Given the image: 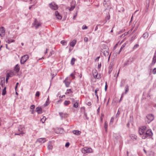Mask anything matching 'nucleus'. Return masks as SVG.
I'll list each match as a JSON object with an SVG mask.
<instances>
[{
  "mask_svg": "<svg viewBox=\"0 0 156 156\" xmlns=\"http://www.w3.org/2000/svg\"><path fill=\"white\" fill-rule=\"evenodd\" d=\"M153 135L152 131L151 129H148L146 131V133L142 136L143 139H145L147 137H150L152 136Z\"/></svg>",
  "mask_w": 156,
  "mask_h": 156,
  "instance_id": "1",
  "label": "nucleus"
},
{
  "mask_svg": "<svg viewBox=\"0 0 156 156\" xmlns=\"http://www.w3.org/2000/svg\"><path fill=\"white\" fill-rule=\"evenodd\" d=\"M24 129L25 128L23 126H20L18 127V131L20 132V133H16L15 134V135H21L23 136V134L25 133L23 132Z\"/></svg>",
  "mask_w": 156,
  "mask_h": 156,
  "instance_id": "2",
  "label": "nucleus"
},
{
  "mask_svg": "<svg viewBox=\"0 0 156 156\" xmlns=\"http://www.w3.org/2000/svg\"><path fill=\"white\" fill-rule=\"evenodd\" d=\"M49 6L52 9L56 10L58 9V6L54 2H52L49 4Z\"/></svg>",
  "mask_w": 156,
  "mask_h": 156,
  "instance_id": "3",
  "label": "nucleus"
},
{
  "mask_svg": "<svg viewBox=\"0 0 156 156\" xmlns=\"http://www.w3.org/2000/svg\"><path fill=\"white\" fill-rule=\"evenodd\" d=\"M29 58V57L27 55H25L21 57L20 60V63L21 64H23L27 61V59Z\"/></svg>",
  "mask_w": 156,
  "mask_h": 156,
  "instance_id": "4",
  "label": "nucleus"
},
{
  "mask_svg": "<svg viewBox=\"0 0 156 156\" xmlns=\"http://www.w3.org/2000/svg\"><path fill=\"white\" fill-rule=\"evenodd\" d=\"M92 149L91 148L84 147L82 149V152L83 153H90L92 152Z\"/></svg>",
  "mask_w": 156,
  "mask_h": 156,
  "instance_id": "5",
  "label": "nucleus"
},
{
  "mask_svg": "<svg viewBox=\"0 0 156 156\" xmlns=\"http://www.w3.org/2000/svg\"><path fill=\"white\" fill-rule=\"evenodd\" d=\"M146 117L148 119L147 121L148 123H149L154 119V115L152 114H148L147 116Z\"/></svg>",
  "mask_w": 156,
  "mask_h": 156,
  "instance_id": "6",
  "label": "nucleus"
},
{
  "mask_svg": "<svg viewBox=\"0 0 156 156\" xmlns=\"http://www.w3.org/2000/svg\"><path fill=\"white\" fill-rule=\"evenodd\" d=\"M156 62V51H155L154 54V55L152 61L151 63L150 64V66L151 67L154 65Z\"/></svg>",
  "mask_w": 156,
  "mask_h": 156,
  "instance_id": "7",
  "label": "nucleus"
},
{
  "mask_svg": "<svg viewBox=\"0 0 156 156\" xmlns=\"http://www.w3.org/2000/svg\"><path fill=\"white\" fill-rule=\"evenodd\" d=\"M75 1H73L71 3V7L69 9V10L70 11H72L75 8Z\"/></svg>",
  "mask_w": 156,
  "mask_h": 156,
  "instance_id": "8",
  "label": "nucleus"
},
{
  "mask_svg": "<svg viewBox=\"0 0 156 156\" xmlns=\"http://www.w3.org/2000/svg\"><path fill=\"white\" fill-rule=\"evenodd\" d=\"M5 30L3 27H2L0 29V35L3 37L4 36L5 33Z\"/></svg>",
  "mask_w": 156,
  "mask_h": 156,
  "instance_id": "9",
  "label": "nucleus"
},
{
  "mask_svg": "<svg viewBox=\"0 0 156 156\" xmlns=\"http://www.w3.org/2000/svg\"><path fill=\"white\" fill-rule=\"evenodd\" d=\"M33 24L35 26L36 29L39 26L41 25V24L37 23L36 19L35 20L34 22L33 23Z\"/></svg>",
  "mask_w": 156,
  "mask_h": 156,
  "instance_id": "10",
  "label": "nucleus"
},
{
  "mask_svg": "<svg viewBox=\"0 0 156 156\" xmlns=\"http://www.w3.org/2000/svg\"><path fill=\"white\" fill-rule=\"evenodd\" d=\"M55 15L57 17V18L59 20H61L62 19V16L60 15L59 13L57 11L55 12Z\"/></svg>",
  "mask_w": 156,
  "mask_h": 156,
  "instance_id": "11",
  "label": "nucleus"
},
{
  "mask_svg": "<svg viewBox=\"0 0 156 156\" xmlns=\"http://www.w3.org/2000/svg\"><path fill=\"white\" fill-rule=\"evenodd\" d=\"M36 111L38 114L42 113V108L41 107H37L36 108Z\"/></svg>",
  "mask_w": 156,
  "mask_h": 156,
  "instance_id": "12",
  "label": "nucleus"
},
{
  "mask_svg": "<svg viewBox=\"0 0 156 156\" xmlns=\"http://www.w3.org/2000/svg\"><path fill=\"white\" fill-rule=\"evenodd\" d=\"M112 66H113V63L112 62H110L109 65V71L108 72V73L109 74L111 73L112 71Z\"/></svg>",
  "mask_w": 156,
  "mask_h": 156,
  "instance_id": "13",
  "label": "nucleus"
},
{
  "mask_svg": "<svg viewBox=\"0 0 156 156\" xmlns=\"http://www.w3.org/2000/svg\"><path fill=\"white\" fill-rule=\"evenodd\" d=\"M46 140V139L45 138H40L38 139L37 141L40 143H44Z\"/></svg>",
  "mask_w": 156,
  "mask_h": 156,
  "instance_id": "14",
  "label": "nucleus"
},
{
  "mask_svg": "<svg viewBox=\"0 0 156 156\" xmlns=\"http://www.w3.org/2000/svg\"><path fill=\"white\" fill-rule=\"evenodd\" d=\"M67 78H66L63 81V82L65 83L66 86V87H68L70 84V83L69 81H67Z\"/></svg>",
  "mask_w": 156,
  "mask_h": 156,
  "instance_id": "15",
  "label": "nucleus"
},
{
  "mask_svg": "<svg viewBox=\"0 0 156 156\" xmlns=\"http://www.w3.org/2000/svg\"><path fill=\"white\" fill-rule=\"evenodd\" d=\"M109 50L108 48L104 51V55L105 57L108 56L109 54Z\"/></svg>",
  "mask_w": 156,
  "mask_h": 156,
  "instance_id": "16",
  "label": "nucleus"
},
{
  "mask_svg": "<svg viewBox=\"0 0 156 156\" xmlns=\"http://www.w3.org/2000/svg\"><path fill=\"white\" fill-rule=\"evenodd\" d=\"M20 69L19 66L18 64H17L14 68V70L16 73H18Z\"/></svg>",
  "mask_w": 156,
  "mask_h": 156,
  "instance_id": "17",
  "label": "nucleus"
},
{
  "mask_svg": "<svg viewBox=\"0 0 156 156\" xmlns=\"http://www.w3.org/2000/svg\"><path fill=\"white\" fill-rule=\"evenodd\" d=\"M73 134L77 135H79L81 133V132L77 130H74L73 131Z\"/></svg>",
  "mask_w": 156,
  "mask_h": 156,
  "instance_id": "18",
  "label": "nucleus"
},
{
  "mask_svg": "<svg viewBox=\"0 0 156 156\" xmlns=\"http://www.w3.org/2000/svg\"><path fill=\"white\" fill-rule=\"evenodd\" d=\"M126 80L122 79L121 80L120 84V87H122L124 86V85L125 83Z\"/></svg>",
  "mask_w": 156,
  "mask_h": 156,
  "instance_id": "19",
  "label": "nucleus"
},
{
  "mask_svg": "<svg viewBox=\"0 0 156 156\" xmlns=\"http://www.w3.org/2000/svg\"><path fill=\"white\" fill-rule=\"evenodd\" d=\"M76 43V41L74 40L73 41H71L70 43V45L72 47H73L75 46Z\"/></svg>",
  "mask_w": 156,
  "mask_h": 156,
  "instance_id": "20",
  "label": "nucleus"
},
{
  "mask_svg": "<svg viewBox=\"0 0 156 156\" xmlns=\"http://www.w3.org/2000/svg\"><path fill=\"white\" fill-rule=\"evenodd\" d=\"M51 141H50L48 143V150H51L53 148V146L51 144Z\"/></svg>",
  "mask_w": 156,
  "mask_h": 156,
  "instance_id": "21",
  "label": "nucleus"
},
{
  "mask_svg": "<svg viewBox=\"0 0 156 156\" xmlns=\"http://www.w3.org/2000/svg\"><path fill=\"white\" fill-rule=\"evenodd\" d=\"M131 139L133 140H135L136 139L137 136L136 135L134 134H131L130 136Z\"/></svg>",
  "mask_w": 156,
  "mask_h": 156,
  "instance_id": "22",
  "label": "nucleus"
},
{
  "mask_svg": "<svg viewBox=\"0 0 156 156\" xmlns=\"http://www.w3.org/2000/svg\"><path fill=\"white\" fill-rule=\"evenodd\" d=\"M145 131L143 130V129L139 128V133L140 135H144Z\"/></svg>",
  "mask_w": 156,
  "mask_h": 156,
  "instance_id": "23",
  "label": "nucleus"
},
{
  "mask_svg": "<svg viewBox=\"0 0 156 156\" xmlns=\"http://www.w3.org/2000/svg\"><path fill=\"white\" fill-rule=\"evenodd\" d=\"M7 38H6V39L5 40L6 42L8 44H10L12 42H13L15 41V40H10L9 39H7Z\"/></svg>",
  "mask_w": 156,
  "mask_h": 156,
  "instance_id": "24",
  "label": "nucleus"
},
{
  "mask_svg": "<svg viewBox=\"0 0 156 156\" xmlns=\"http://www.w3.org/2000/svg\"><path fill=\"white\" fill-rule=\"evenodd\" d=\"M129 90V86L128 84H127L125 88V92L124 93L125 94H126L128 92Z\"/></svg>",
  "mask_w": 156,
  "mask_h": 156,
  "instance_id": "25",
  "label": "nucleus"
},
{
  "mask_svg": "<svg viewBox=\"0 0 156 156\" xmlns=\"http://www.w3.org/2000/svg\"><path fill=\"white\" fill-rule=\"evenodd\" d=\"M49 96H48V98L47 100V101H46L44 105V106L45 107L47 106L50 103L49 102Z\"/></svg>",
  "mask_w": 156,
  "mask_h": 156,
  "instance_id": "26",
  "label": "nucleus"
},
{
  "mask_svg": "<svg viewBox=\"0 0 156 156\" xmlns=\"http://www.w3.org/2000/svg\"><path fill=\"white\" fill-rule=\"evenodd\" d=\"M148 33L147 32H146L144 33L142 36V37H144V38H147L148 37Z\"/></svg>",
  "mask_w": 156,
  "mask_h": 156,
  "instance_id": "27",
  "label": "nucleus"
},
{
  "mask_svg": "<svg viewBox=\"0 0 156 156\" xmlns=\"http://www.w3.org/2000/svg\"><path fill=\"white\" fill-rule=\"evenodd\" d=\"M108 126V122L107 121H105V122L104 127L105 129V131L106 132H107V131Z\"/></svg>",
  "mask_w": 156,
  "mask_h": 156,
  "instance_id": "28",
  "label": "nucleus"
},
{
  "mask_svg": "<svg viewBox=\"0 0 156 156\" xmlns=\"http://www.w3.org/2000/svg\"><path fill=\"white\" fill-rule=\"evenodd\" d=\"M6 87H5L2 90V95H5L6 94Z\"/></svg>",
  "mask_w": 156,
  "mask_h": 156,
  "instance_id": "29",
  "label": "nucleus"
},
{
  "mask_svg": "<svg viewBox=\"0 0 156 156\" xmlns=\"http://www.w3.org/2000/svg\"><path fill=\"white\" fill-rule=\"evenodd\" d=\"M13 75V73H8L6 75V76L7 77H9V78L10 77L12 76Z\"/></svg>",
  "mask_w": 156,
  "mask_h": 156,
  "instance_id": "30",
  "label": "nucleus"
},
{
  "mask_svg": "<svg viewBox=\"0 0 156 156\" xmlns=\"http://www.w3.org/2000/svg\"><path fill=\"white\" fill-rule=\"evenodd\" d=\"M76 61V59L74 58H72L70 63L73 66L74 65L75 63V62Z\"/></svg>",
  "mask_w": 156,
  "mask_h": 156,
  "instance_id": "31",
  "label": "nucleus"
},
{
  "mask_svg": "<svg viewBox=\"0 0 156 156\" xmlns=\"http://www.w3.org/2000/svg\"><path fill=\"white\" fill-rule=\"evenodd\" d=\"M70 101L66 100L64 101V104L65 106H66L70 104Z\"/></svg>",
  "mask_w": 156,
  "mask_h": 156,
  "instance_id": "32",
  "label": "nucleus"
},
{
  "mask_svg": "<svg viewBox=\"0 0 156 156\" xmlns=\"http://www.w3.org/2000/svg\"><path fill=\"white\" fill-rule=\"evenodd\" d=\"M79 104L78 102L76 101L73 105V107L75 108H77L78 107Z\"/></svg>",
  "mask_w": 156,
  "mask_h": 156,
  "instance_id": "33",
  "label": "nucleus"
},
{
  "mask_svg": "<svg viewBox=\"0 0 156 156\" xmlns=\"http://www.w3.org/2000/svg\"><path fill=\"white\" fill-rule=\"evenodd\" d=\"M70 92L73 93V91H71V89H67V90L66 92L65 93V94L66 95H67L69 94Z\"/></svg>",
  "mask_w": 156,
  "mask_h": 156,
  "instance_id": "34",
  "label": "nucleus"
},
{
  "mask_svg": "<svg viewBox=\"0 0 156 156\" xmlns=\"http://www.w3.org/2000/svg\"><path fill=\"white\" fill-rule=\"evenodd\" d=\"M93 75L94 78H97L98 77V73L97 71L93 73Z\"/></svg>",
  "mask_w": 156,
  "mask_h": 156,
  "instance_id": "35",
  "label": "nucleus"
},
{
  "mask_svg": "<svg viewBox=\"0 0 156 156\" xmlns=\"http://www.w3.org/2000/svg\"><path fill=\"white\" fill-rule=\"evenodd\" d=\"M5 84V80H1L0 84L1 85L2 87H3V85Z\"/></svg>",
  "mask_w": 156,
  "mask_h": 156,
  "instance_id": "36",
  "label": "nucleus"
},
{
  "mask_svg": "<svg viewBox=\"0 0 156 156\" xmlns=\"http://www.w3.org/2000/svg\"><path fill=\"white\" fill-rule=\"evenodd\" d=\"M46 119V118L45 116H43V118L41 119V121L42 122V123H44L45 120Z\"/></svg>",
  "mask_w": 156,
  "mask_h": 156,
  "instance_id": "37",
  "label": "nucleus"
},
{
  "mask_svg": "<svg viewBox=\"0 0 156 156\" xmlns=\"http://www.w3.org/2000/svg\"><path fill=\"white\" fill-rule=\"evenodd\" d=\"M59 114L62 118H63L65 117V115L62 112H59Z\"/></svg>",
  "mask_w": 156,
  "mask_h": 156,
  "instance_id": "38",
  "label": "nucleus"
},
{
  "mask_svg": "<svg viewBox=\"0 0 156 156\" xmlns=\"http://www.w3.org/2000/svg\"><path fill=\"white\" fill-rule=\"evenodd\" d=\"M120 113V111L119 110H118L117 113L115 115V117L116 118H118L119 117V115Z\"/></svg>",
  "mask_w": 156,
  "mask_h": 156,
  "instance_id": "39",
  "label": "nucleus"
},
{
  "mask_svg": "<svg viewBox=\"0 0 156 156\" xmlns=\"http://www.w3.org/2000/svg\"><path fill=\"white\" fill-rule=\"evenodd\" d=\"M129 62L128 61V60H127V61H126L124 63V66L129 65Z\"/></svg>",
  "mask_w": 156,
  "mask_h": 156,
  "instance_id": "40",
  "label": "nucleus"
},
{
  "mask_svg": "<svg viewBox=\"0 0 156 156\" xmlns=\"http://www.w3.org/2000/svg\"><path fill=\"white\" fill-rule=\"evenodd\" d=\"M61 43L63 45H65L66 44V42L65 41H61Z\"/></svg>",
  "mask_w": 156,
  "mask_h": 156,
  "instance_id": "41",
  "label": "nucleus"
},
{
  "mask_svg": "<svg viewBox=\"0 0 156 156\" xmlns=\"http://www.w3.org/2000/svg\"><path fill=\"white\" fill-rule=\"evenodd\" d=\"M40 94L39 91H37L36 92V94H35V96L36 97H39L40 96Z\"/></svg>",
  "mask_w": 156,
  "mask_h": 156,
  "instance_id": "42",
  "label": "nucleus"
},
{
  "mask_svg": "<svg viewBox=\"0 0 156 156\" xmlns=\"http://www.w3.org/2000/svg\"><path fill=\"white\" fill-rule=\"evenodd\" d=\"M87 27L85 25H83L82 27L83 30H85L87 29Z\"/></svg>",
  "mask_w": 156,
  "mask_h": 156,
  "instance_id": "43",
  "label": "nucleus"
},
{
  "mask_svg": "<svg viewBox=\"0 0 156 156\" xmlns=\"http://www.w3.org/2000/svg\"><path fill=\"white\" fill-rule=\"evenodd\" d=\"M133 59L134 58L133 57H132L131 58H129L128 59V60L129 62H132L133 61Z\"/></svg>",
  "mask_w": 156,
  "mask_h": 156,
  "instance_id": "44",
  "label": "nucleus"
},
{
  "mask_svg": "<svg viewBox=\"0 0 156 156\" xmlns=\"http://www.w3.org/2000/svg\"><path fill=\"white\" fill-rule=\"evenodd\" d=\"M70 99L72 103H75L76 102L74 98H70Z\"/></svg>",
  "mask_w": 156,
  "mask_h": 156,
  "instance_id": "45",
  "label": "nucleus"
},
{
  "mask_svg": "<svg viewBox=\"0 0 156 156\" xmlns=\"http://www.w3.org/2000/svg\"><path fill=\"white\" fill-rule=\"evenodd\" d=\"M113 120L114 118L113 117H112L111 119L110 124H112V123L113 122Z\"/></svg>",
  "mask_w": 156,
  "mask_h": 156,
  "instance_id": "46",
  "label": "nucleus"
},
{
  "mask_svg": "<svg viewBox=\"0 0 156 156\" xmlns=\"http://www.w3.org/2000/svg\"><path fill=\"white\" fill-rule=\"evenodd\" d=\"M124 94V93H122V94L121 95V97L120 98L119 101V102H120L122 100Z\"/></svg>",
  "mask_w": 156,
  "mask_h": 156,
  "instance_id": "47",
  "label": "nucleus"
},
{
  "mask_svg": "<svg viewBox=\"0 0 156 156\" xmlns=\"http://www.w3.org/2000/svg\"><path fill=\"white\" fill-rule=\"evenodd\" d=\"M35 108V105H31L30 107V108L31 109H34Z\"/></svg>",
  "mask_w": 156,
  "mask_h": 156,
  "instance_id": "48",
  "label": "nucleus"
},
{
  "mask_svg": "<svg viewBox=\"0 0 156 156\" xmlns=\"http://www.w3.org/2000/svg\"><path fill=\"white\" fill-rule=\"evenodd\" d=\"M84 115L85 116V117L86 118V119H87L88 120L89 119V118L87 117V113L85 112H84Z\"/></svg>",
  "mask_w": 156,
  "mask_h": 156,
  "instance_id": "49",
  "label": "nucleus"
},
{
  "mask_svg": "<svg viewBox=\"0 0 156 156\" xmlns=\"http://www.w3.org/2000/svg\"><path fill=\"white\" fill-rule=\"evenodd\" d=\"M152 72L153 74H155L156 73V68H154L152 70Z\"/></svg>",
  "mask_w": 156,
  "mask_h": 156,
  "instance_id": "50",
  "label": "nucleus"
},
{
  "mask_svg": "<svg viewBox=\"0 0 156 156\" xmlns=\"http://www.w3.org/2000/svg\"><path fill=\"white\" fill-rule=\"evenodd\" d=\"M139 46V44H136V45H134V46H133V49H136V48H137Z\"/></svg>",
  "mask_w": 156,
  "mask_h": 156,
  "instance_id": "51",
  "label": "nucleus"
},
{
  "mask_svg": "<svg viewBox=\"0 0 156 156\" xmlns=\"http://www.w3.org/2000/svg\"><path fill=\"white\" fill-rule=\"evenodd\" d=\"M108 86L107 84V82H105V91H106L107 90V88H108Z\"/></svg>",
  "mask_w": 156,
  "mask_h": 156,
  "instance_id": "52",
  "label": "nucleus"
},
{
  "mask_svg": "<svg viewBox=\"0 0 156 156\" xmlns=\"http://www.w3.org/2000/svg\"><path fill=\"white\" fill-rule=\"evenodd\" d=\"M140 128L142 129H143V130H144V131H145V129L146 128V127L145 126H142Z\"/></svg>",
  "mask_w": 156,
  "mask_h": 156,
  "instance_id": "53",
  "label": "nucleus"
},
{
  "mask_svg": "<svg viewBox=\"0 0 156 156\" xmlns=\"http://www.w3.org/2000/svg\"><path fill=\"white\" fill-rule=\"evenodd\" d=\"M126 44H123L121 47L120 50H121V51L122 48H123L125 46Z\"/></svg>",
  "mask_w": 156,
  "mask_h": 156,
  "instance_id": "54",
  "label": "nucleus"
},
{
  "mask_svg": "<svg viewBox=\"0 0 156 156\" xmlns=\"http://www.w3.org/2000/svg\"><path fill=\"white\" fill-rule=\"evenodd\" d=\"M69 145V142H67L65 144V147H68Z\"/></svg>",
  "mask_w": 156,
  "mask_h": 156,
  "instance_id": "55",
  "label": "nucleus"
},
{
  "mask_svg": "<svg viewBox=\"0 0 156 156\" xmlns=\"http://www.w3.org/2000/svg\"><path fill=\"white\" fill-rule=\"evenodd\" d=\"M135 37L136 36H133L131 38V40H130V41L133 40L135 39Z\"/></svg>",
  "mask_w": 156,
  "mask_h": 156,
  "instance_id": "56",
  "label": "nucleus"
},
{
  "mask_svg": "<svg viewBox=\"0 0 156 156\" xmlns=\"http://www.w3.org/2000/svg\"><path fill=\"white\" fill-rule=\"evenodd\" d=\"M70 76L73 77V79H74L75 78V77L74 76V75L73 73H71L70 75Z\"/></svg>",
  "mask_w": 156,
  "mask_h": 156,
  "instance_id": "57",
  "label": "nucleus"
},
{
  "mask_svg": "<svg viewBox=\"0 0 156 156\" xmlns=\"http://www.w3.org/2000/svg\"><path fill=\"white\" fill-rule=\"evenodd\" d=\"M84 41H85L87 42L88 41V38L87 37H85L84 39Z\"/></svg>",
  "mask_w": 156,
  "mask_h": 156,
  "instance_id": "58",
  "label": "nucleus"
},
{
  "mask_svg": "<svg viewBox=\"0 0 156 156\" xmlns=\"http://www.w3.org/2000/svg\"><path fill=\"white\" fill-rule=\"evenodd\" d=\"M77 12H78V11H76V14L74 16H73V20H75V18H76V16L77 14Z\"/></svg>",
  "mask_w": 156,
  "mask_h": 156,
  "instance_id": "59",
  "label": "nucleus"
},
{
  "mask_svg": "<svg viewBox=\"0 0 156 156\" xmlns=\"http://www.w3.org/2000/svg\"><path fill=\"white\" fill-rule=\"evenodd\" d=\"M9 78V77L8 76L7 77L6 76V80H5V82L6 83H7L8 82V80Z\"/></svg>",
  "mask_w": 156,
  "mask_h": 156,
  "instance_id": "60",
  "label": "nucleus"
},
{
  "mask_svg": "<svg viewBox=\"0 0 156 156\" xmlns=\"http://www.w3.org/2000/svg\"><path fill=\"white\" fill-rule=\"evenodd\" d=\"M87 105L89 106H90L91 105V102L90 101L87 102Z\"/></svg>",
  "mask_w": 156,
  "mask_h": 156,
  "instance_id": "61",
  "label": "nucleus"
},
{
  "mask_svg": "<svg viewBox=\"0 0 156 156\" xmlns=\"http://www.w3.org/2000/svg\"><path fill=\"white\" fill-rule=\"evenodd\" d=\"M101 67V63H100L99 64H98V69H100Z\"/></svg>",
  "mask_w": 156,
  "mask_h": 156,
  "instance_id": "62",
  "label": "nucleus"
},
{
  "mask_svg": "<svg viewBox=\"0 0 156 156\" xmlns=\"http://www.w3.org/2000/svg\"><path fill=\"white\" fill-rule=\"evenodd\" d=\"M100 58V56L97 57L95 60V61H96L97 60L98 61Z\"/></svg>",
  "mask_w": 156,
  "mask_h": 156,
  "instance_id": "63",
  "label": "nucleus"
},
{
  "mask_svg": "<svg viewBox=\"0 0 156 156\" xmlns=\"http://www.w3.org/2000/svg\"><path fill=\"white\" fill-rule=\"evenodd\" d=\"M99 90V89L98 88H97L95 91V93H97V91Z\"/></svg>",
  "mask_w": 156,
  "mask_h": 156,
  "instance_id": "64",
  "label": "nucleus"
}]
</instances>
